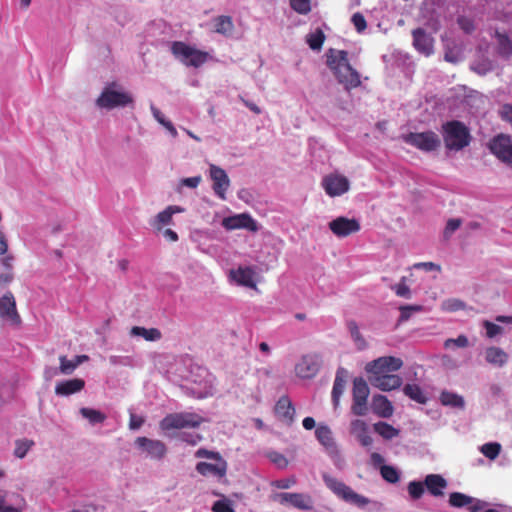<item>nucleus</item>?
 I'll use <instances>...</instances> for the list:
<instances>
[{
  "mask_svg": "<svg viewBox=\"0 0 512 512\" xmlns=\"http://www.w3.org/2000/svg\"><path fill=\"white\" fill-rule=\"evenodd\" d=\"M0 317L8 319L13 325L19 326L22 322L16 308L13 294L8 291L0 298Z\"/></svg>",
  "mask_w": 512,
  "mask_h": 512,
  "instance_id": "obj_15",
  "label": "nucleus"
},
{
  "mask_svg": "<svg viewBox=\"0 0 512 512\" xmlns=\"http://www.w3.org/2000/svg\"><path fill=\"white\" fill-rule=\"evenodd\" d=\"M85 387V381L81 378H73L61 381L55 386V394L59 396H69L80 392Z\"/></svg>",
  "mask_w": 512,
  "mask_h": 512,
  "instance_id": "obj_23",
  "label": "nucleus"
},
{
  "mask_svg": "<svg viewBox=\"0 0 512 512\" xmlns=\"http://www.w3.org/2000/svg\"><path fill=\"white\" fill-rule=\"evenodd\" d=\"M441 135L445 148L449 151H461L470 145L472 136L469 128L459 120H450L441 125Z\"/></svg>",
  "mask_w": 512,
  "mask_h": 512,
  "instance_id": "obj_3",
  "label": "nucleus"
},
{
  "mask_svg": "<svg viewBox=\"0 0 512 512\" xmlns=\"http://www.w3.org/2000/svg\"><path fill=\"white\" fill-rule=\"evenodd\" d=\"M197 458H209V459H220L222 456L218 452L209 451L207 449L201 448L198 449L195 453Z\"/></svg>",
  "mask_w": 512,
  "mask_h": 512,
  "instance_id": "obj_53",
  "label": "nucleus"
},
{
  "mask_svg": "<svg viewBox=\"0 0 512 512\" xmlns=\"http://www.w3.org/2000/svg\"><path fill=\"white\" fill-rule=\"evenodd\" d=\"M483 326L486 329V335L488 338H494L496 335L502 333L503 328L490 321H484Z\"/></svg>",
  "mask_w": 512,
  "mask_h": 512,
  "instance_id": "obj_48",
  "label": "nucleus"
},
{
  "mask_svg": "<svg viewBox=\"0 0 512 512\" xmlns=\"http://www.w3.org/2000/svg\"><path fill=\"white\" fill-rule=\"evenodd\" d=\"M351 21L358 32H363L367 27L364 16L359 12L353 14Z\"/></svg>",
  "mask_w": 512,
  "mask_h": 512,
  "instance_id": "obj_49",
  "label": "nucleus"
},
{
  "mask_svg": "<svg viewBox=\"0 0 512 512\" xmlns=\"http://www.w3.org/2000/svg\"><path fill=\"white\" fill-rule=\"evenodd\" d=\"M290 6L299 14H307L311 10L310 0H290Z\"/></svg>",
  "mask_w": 512,
  "mask_h": 512,
  "instance_id": "obj_46",
  "label": "nucleus"
},
{
  "mask_svg": "<svg viewBox=\"0 0 512 512\" xmlns=\"http://www.w3.org/2000/svg\"><path fill=\"white\" fill-rule=\"evenodd\" d=\"M130 334L132 336H141L147 341H158L161 339L162 334L157 328H144L140 326H134L131 328Z\"/></svg>",
  "mask_w": 512,
  "mask_h": 512,
  "instance_id": "obj_32",
  "label": "nucleus"
},
{
  "mask_svg": "<svg viewBox=\"0 0 512 512\" xmlns=\"http://www.w3.org/2000/svg\"><path fill=\"white\" fill-rule=\"evenodd\" d=\"M374 430L384 439L390 440L396 436H398L399 431L394 428L392 425L386 422H378L374 424Z\"/></svg>",
  "mask_w": 512,
  "mask_h": 512,
  "instance_id": "obj_36",
  "label": "nucleus"
},
{
  "mask_svg": "<svg viewBox=\"0 0 512 512\" xmlns=\"http://www.w3.org/2000/svg\"><path fill=\"white\" fill-rule=\"evenodd\" d=\"M210 178L213 181V191L221 199H226V192L230 187V179L224 169L214 164L209 168Z\"/></svg>",
  "mask_w": 512,
  "mask_h": 512,
  "instance_id": "obj_14",
  "label": "nucleus"
},
{
  "mask_svg": "<svg viewBox=\"0 0 512 512\" xmlns=\"http://www.w3.org/2000/svg\"><path fill=\"white\" fill-rule=\"evenodd\" d=\"M440 401L445 406L459 407L462 408L464 406V400L461 396L444 391L440 395Z\"/></svg>",
  "mask_w": 512,
  "mask_h": 512,
  "instance_id": "obj_37",
  "label": "nucleus"
},
{
  "mask_svg": "<svg viewBox=\"0 0 512 512\" xmlns=\"http://www.w3.org/2000/svg\"><path fill=\"white\" fill-rule=\"evenodd\" d=\"M395 293L399 297L409 298L410 297V289L409 287L403 282L399 283L394 287Z\"/></svg>",
  "mask_w": 512,
  "mask_h": 512,
  "instance_id": "obj_57",
  "label": "nucleus"
},
{
  "mask_svg": "<svg viewBox=\"0 0 512 512\" xmlns=\"http://www.w3.org/2000/svg\"><path fill=\"white\" fill-rule=\"evenodd\" d=\"M495 37L498 43V54L504 58H509L512 55V41L505 33L496 31Z\"/></svg>",
  "mask_w": 512,
  "mask_h": 512,
  "instance_id": "obj_33",
  "label": "nucleus"
},
{
  "mask_svg": "<svg viewBox=\"0 0 512 512\" xmlns=\"http://www.w3.org/2000/svg\"><path fill=\"white\" fill-rule=\"evenodd\" d=\"M427 491L434 497H442L447 488V480L440 474H428L424 479Z\"/></svg>",
  "mask_w": 512,
  "mask_h": 512,
  "instance_id": "obj_22",
  "label": "nucleus"
},
{
  "mask_svg": "<svg viewBox=\"0 0 512 512\" xmlns=\"http://www.w3.org/2000/svg\"><path fill=\"white\" fill-rule=\"evenodd\" d=\"M172 54L184 65L198 68L208 61L209 54L198 50L182 41H175L171 45Z\"/></svg>",
  "mask_w": 512,
  "mask_h": 512,
  "instance_id": "obj_6",
  "label": "nucleus"
},
{
  "mask_svg": "<svg viewBox=\"0 0 512 512\" xmlns=\"http://www.w3.org/2000/svg\"><path fill=\"white\" fill-rule=\"evenodd\" d=\"M132 103V95L123 91L120 85L116 82L108 83L96 100V104L98 107L105 108L108 110L117 107H125Z\"/></svg>",
  "mask_w": 512,
  "mask_h": 512,
  "instance_id": "obj_4",
  "label": "nucleus"
},
{
  "mask_svg": "<svg viewBox=\"0 0 512 512\" xmlns=\"http://www.w3.org/2000/svg\"><path fill=\"white\" fill-rule=\"evenodd\" d=\"M215 463L199 462L196 465V471L203 476H215L222 478L227 472V462L223 459H215Z\"/></svg>",
  "mask_w": 512,
  "mask_h": 512,
  "instance_id": "obj_19",
  "label": "nucleus"
},
{
  "mask_svg": "<svg viewBox=\"0 0 512 512\" xmlns=\"http://www.w3.org/2000/svg\"><path fill=\"white\" fill-rule=\"evenodd\" d=\"M329 229L338 238H345L360 231V222L355 218L340 216L329 222Z\"/></svg>",
  "mask_w": 512,
  "mask_h": 512,
  "instance_id": "obj_13",
  "label": "nucleus"
},
{
  "mask_svg": "<svg viewBox=\"0 0 512 512\" xmlns=\"http://www.w3.org/2000/svg\"><path fill=\"white\" fill-rule=\"evenodd\" d=\"M370 462L371 464L375 467V468H379L382 466V465H385L384 462H385V459L384 457L377 453V452H373L370 456Z\"/></svg>",
  "mask_w": 512,
  "mask_h": 512,
  "instance_id": "obj_60",
  "label": "nucleus"
},
{
  "mask_svg": "<svg viewBox=\"0 0 512 512\" xmlns=\"http://www.w3.org/2000/svg\"><path fill=\"white\" fill-rule=\"evenodd\" d=\"M486 361L494 366L502 367L508 361V354L499 347H488L485 351Z\"/></svg>",
  "mask_w": 512,
  "mask_h": 512,
  "instance_id": "obj_28",
  "label": "nucleus"
},
{
  "mask_svg": "<svg viewBox=\"0 0 512 512\" xmlns=\"http://www.w3.org/2000/svg\"><path fill=\"white\" fill-rule=\"evenodd\" d=\"M350 432L364 447L370 446L373 442L372 437L370 436L368 431V426L366 422L363 420H353L350 424Z\"/></svg>",
  "mask_w": 512,
  "mask_h": 512,
  "instance_id": "obj_24",
  "label": "nucleus"
},
{
  "mask_svg": "<svg viewBox=\"0 0 512 512\" xmlns=\"http://www.w3.org/2000/svg\"><path fill=\"white\" fill-rule=\"evenodd\" d=\"M34 441L30 439H18L15 441L14 455L17 458H24L28 451L34 446Z\"/></svg>",
  "mask_w": 512,
  "mask_h": 512,
  "instance_id": "obj_39",
  "label": "nucleus"
},
{
  "mask_svg": "<svg viewBox=\"0 0 512 512\" xmlns=\"http://www.w3.org/2000/svg\"><path fill=\"white\" fill-rule=\"evenodd\" d=\"M144 423V419L142 417H138L134 414H131L129 427L132 430L139 429Z\"/></svg>",
  "mask_w": 512,
  "mask_h": 512,
  "instance_id": "obj_62",
  "label": "nucleus"
},
{
  "mask_svg": "<svg viewBox=\"0 0 512 512\" xmlns=\"http://www.w3.org/2000/svg\"><path fill=\"white\" fill-rule=\"evenodd\" d=\"M317 440L330 452L337 451L332 431L328 426L319 425L315 430Z\"/></svg>",
  "mask_w": 512,
  "mask_h": 512,
  "instance_id": "obj_27",
  "label": "nucleus"
},
{
  "mask_svg": "<svg viewBox=\"0 0 512 512\" xmlns=\"http://www.w3.org/2000/svg\"><path fill=\"white\" fill-rule=\"evenodd\" d=\"M320 360L315 355H305L295 366L296 375L302 379L313 378L319 371Z\"/></svg>",
  "mask_w": 512,
  "mask_h": 512,
  "instance_id": "obj_17",
  "label": "nucleus"
},
{
  "mask_svg": "<svg viewBox=\"0 0 512 512\" xmlns=\"http://www.w3.org/2000/svg\"><path fill=\"white\" fill-rule=\"evenodd\" d=\"M380 474L382 478L389 483H397L400 479L397 469L390 465H382L380 467Z\"/></svg>",
  "mask_w": 512,
  "mask_h": 512,
  "instance_id": "obj_41",
  "label": "nucleus"
},
{
  "mask_svg": "<svg viewBox=\"0 0 512 512\" xmlns=\"http://www.w3.org/2000/svg\"><path fill=\"white\" fill-rule=\"evenodd\" d=\"M296 484L294 477L278 479L272 483V485L278 489H288Z\"/></svg>",
  "mask_w": 512,
  "mask_h": 512,
  "instance_id": "obj_51",
  "label": "nucleus"
},
{
  "mask_svg": "<svg viewBox=\"0 0 512 512\" xmlns=\"http://www.w3.org/2000/svg\"><path fill=\"white\" fill-rule=\"evenodd\" d=\"M321 186L330 197L342 196L350 189L348 178L339 173H330L322 178Z\"/></svg>",
  "mask_w": 512,
  "mask_h": 512,
  "instance_id": "obj_10",
  "label": "nucleus"
},
{
  "mask_svg": "<svg viewBox=\"0 0 512 512\" xmlns=\"http://www.w3.org/2000/svg\"><path fill=\"white\" fill-rule=\"evenodd\" d=\"M374 413L383 418H389L393 414V406L384 395H375L372 400Z\"/></svg>",
  "mask_w": 512,
  "mask_h": 512,
  "instance_id": "obj_26",
  "label": "nucleus"
},
{
  "mask_svg": "<svg viewBox=\"0 0 512 512\" xmlns=\"http://www.w3.org/2000/svg\"><path fill=\"white\" fill-rule=\"evenodd\" d=\"M230 276L239 285L249 287V288H255V286H256L254 279H253L254 271L250 267H239L236 270H231Z\"/></svg>",
  "mask_w": 512,
  "mask_h": 512,
  "instance_id": "obj_25",
  "label": "nucleus"
},
{
  "mask_svg": "<svg viewBox=\"0 0 512 512\" xmlns=\"http://www.w3.org/2000/svg\"><path fill=\"white\" fill-rule=\"evenodd\" d=\"M59 363V372L63 375H71L77 369L74 360L67 359L65 355L59 357Z\"/></svg>",
  "mask_w": 512,
  "mask_h": 512,
  "instance_id": "obj_44",
  "label": "nucleus"
},
{
  "mask_svg": "<svg viewBox=\"0 0 512 512\" xmlns=\"http://www.w3.org/2000/svg\"><path fill=\"white\" fill-rule=\"evenodd\" d=\"M421 308L419 306H401L400 307V312H401V315H400V320L401 321H406L409 319L410 315H411V311H419Z\"/></svg>",
  "mask_w": 512,
  "mask_h": 512,
  "instance_id": "obj_55",
  "label": "nucleus"
},
{
  "mask_svg": "<svg viewBox=\"0 0 512 512\" xmlns=\"http://www.w3.org/2000/svg\"><path fill=\"white\" fill-rule=\"evenodd\" d=\"M403 392L411 400L419 404H425L427 401V397L425 396L420 386L417 384H406L403 388Z\"/></svg>",
  "mask_w": 512,
  "mask_h": 512,
  "instance_id": "obj_34",
  "label": "nucleus"
},
{
  "mask_svg": "<svg viewBox=\"0 0 512 512\" xmlns=\"http://www.w3.org/2000/svg\"><path fill=\"white\" fill-rule=\"evenodd\" d=\"M181 439L190 445H196L199 441H201L202 437L198 434L193 435L190 433H182Z\"/></svg>",
  "mask_w": 512,
  "mask_h": 512,
  "instance_id": "obj_59",
  "label": "nucleus"
},
{
  "mask_svg": "<svg viewBox=\"0 0 512 512\" xmlns=\"http://www.w3.org/2000/svg\"><path fill=\"white\" fill-rule=\"evenodd\" d=\"M325 40L322 30L317 29L315 32L307 36V43L312 50H320Z\"/></svg>",
  "mask_w": 512,
  "mask_h": 512,
  "instance_id": "obj_40",
  "label": "nucleus"
},
{
  "mask_svg": "<svg viewBox=\"0 0 512 512\" xmlns=\"http://www.w3.org/2000/svg\"><path fill=\"white\" fill-rule=\"evenodd\" d=\"M369 387L366 381L359 377L355 378L353 381V390H352V413L357 416H364L367 413V399L369 396Z\"/></svg>",
  "mask_w": 512,
  "mask_h": 512,
  "instance_id": "obj_9",
  "label": "nucleus"
},
{
  "mask_svg": "<svg viewBox=\"0 0 512 512\" xmlns=\"http://www.w3.org/2000/svg\"><path fill=\"white\" fill-rule=\"evenodd\" d=\"M323 479L326 486L338 498L342 499L343 501L352 504L358 508H364L370 503V500L367 497L356 493L351 487L346 485L344 482L326 475L323 477Z\"/></svg>",
  "mask_w": 512,
  "mask_h": 512,
  "instance_id": "obj_5",
  "label": "nucleus"
},
{
  "mask_svg": "<svg viewBox=\"0 0 512 512\" xmlns=\"http://www.w3.org/2000/svg\"><path fill=\"white\" fill-rule=\"evenodd\" d=\"M274 410L276 416L283 423L291 425L294 422L295 408L288 396L280 397Z\"/></svg>",
  "mask_w": 512,
  "mask_h": 512,
  "instance_id": "obj_20",
  "label": "nucleus"
},
{
  "mask_svg": "<svg viewBox=\"0 0 512 512\" xmlns=\"http://www.w3.org/2000/svg\"><path fill=\"white\" fill-rule=\"evenodd\" d=\"M402 365L403 361L400 358L384 356L369 362L365 370L368 373V380L373 387L381 391H391L398 389L402 385V378L393 374Z\"/></svg>",
  "mask_w": 512,
  "mask_h": 512,
  "instance_id": "obj_1",
  "label": "nucleus"
},
{
  "mask_svg": "<svg viewBox=\"0 0 512 512\" xmlns=\"http://www.w3.org/2000/svg\"><path fill=\"white\" fill-rule=\"evenodd\" d=\"M347 372L344 368H339L336 373V377L334 380V385L332 389V399L334 405L337 406L339 404V400L341 395L344 392L345 384H346Z\"/></svg>",
  "mask_w": 512,
  "mask_h": 512,
  "instance_id": "obj_29",
  "label": "nucleus"
},
{
  "mask_svg": "<svg viewBox=\"0 0 512 512\" xmlns=\"http://www.w3.org/2000/svg\"><path fill=\"white\" fill-rule=\"evenodd\" d=\"M204 422L203 417L192 412H179L166 415L160 421V428L163 431L184 428H196Z\"/></svg>",
  "mask_w": 512,
  "mask_h": 512,
  "instance_id": "obj_7",
  "label": "nucleus"
},
{
  "mask_svg": "<svg viewBox=\"0 0 512 512\" xmlns=\"http://www.w3.org/2000/svg\"><path fill=\"white\" fill-rule=\"evenodd\" d=\"M446 348H449L451 345L457 346L459 348H465L469 345L468 338L465 335H459L457 338L447 339L444 343Z\"/></svg>",
  "mask_w": 512,
  "mask_h": 512,
  "instance_id": "obj_47",
  "label": "nucleus"
},
{
  "mask_svg": "<svg viewBox=\"0 0 512 512\" xmlns=\"http://www.w3.org/2000/svg\"><path fill=\"white\" fill-rule=\"evenodd\" d=\"M473 503V498L470 496H467L460 492H453L449 496V504L452 507H464L471 505Z\"/></svg>",
  "mask_w": 512,
  "mask_h": 512,
  "instance_id": "obj_38",
  "label": "nucleus"
},
{
  "mask_svg": "<svg viewBox=\"0 0 512 512\" xmlns=\"http://www.w3.org/2000/svg\"><path fill=\"white\" fill-rule=\"evenodd\" d=\"M403 141L416 149L430 153L438 150L441 146V139L432 130L424 132H410L402 136Z\"/></svg>",
  "mask_w": 512,
  "mask_h": 512,
  "instance_id": "obj_8",
  "label": "nucleus"
},
{
  "mask_svg": "<svg viewBox=\"0 0 512 512\" xmlns=\"http://www.w3.org/2000/svg\"><path fill=\"white\" fill-rule=\"evenodd\" d=\"M489 149L500 161L512 167V137L506 134L495 136L489 143Z\"/></svg>",
  "mask_w": 512,
  "mask_h": 512,
  "instance_id": "obj_11",
  "label": "nucleus"
},
{
  "mask_svg": "<svg viewBox=\"0 0 512 512\" xmlns=\"http://www.w3.org/2000/svg\"><path fill=\"white\" fill-rule=\"evenodd\" d=\"M413 45L417 51L429 56L433 53V38L422 28H417L412 32Z\"/></svg>",
  "mask_w": 512,
  "mask_h": 512,
  "instance_id": "obj_21",
  "label": "nucleus"
},
{
  "mask_svg": "<svg viewBox=\"0 0 512 512\" xmlns=\"http://www.w3.org/2000/svg\"><path fill=\"white\" fill-rule=\"evenodd\" d=\"M200 182L201 176L188 177L182 180V184L189 188H196L200 184Z\"/></svg>",
  "mask_w": 512,
  "mask_h": 512,
  "instance_id": "obj_61",
  "label": "nucleus"
},
{
  "mask_svg": "<svg viewBox=\"0 0 512 512\" xmlns=\"http://www.w3.org/2000/svg\"><path fill=\"white\" fill-rule=\"evenodd\" d=\"M445 309L448 311H457L464 308V303L457 299H451L444 303Z\"/></svg>",
  "mask_w": 512,
  "mask_h": 512,
  "instance_id": "obj_54",
  "label": "nucleus"
},
{
  "mask_svg": "<svg viewBox=\"0 0 512 512\" xmlns=\"http://www.w3.org/2000/svg\"><path fill=\"white\" fill-rule=\"evenodd\" d=\"M444 59L447 62L456 64L459 61V57L456 53H454L452 50L446 51L444 55Z\"/></svg>",
  "mask_w": 512,
  "mask_h": 512,
  "instance_id": "obj_64",
  "label": "nucleus"
},
{
  "mask_svg": "<svg viewBox=\"0 0 512 512\" xmlns=\"http://www.w3.org/2000/svg\"><path fill=\"white\" fill-rule=\"evenodd\" d=\"M0 512H20L19 509L6 505V493L0 491Z\"/></svg>",
  "mask_w": 512,
  "mask_h": 512,
  "instance_id": "obj_56",
  "label": "nucleus"
},
{
  "mask_svg": "<svg viewBox=\"0 0 512 512\" xmlns=\"http://www.w3.org/2000/svg\"><path fill=\"white\" fill-rule=\"evenodd\" d=\"M79 412L92 425L103 423L107 418L104 413L92 408L83 407Z\"/></svg>",
  "mask_w": 512,
  "mask_h": 512,
  "instance_id": "obj_35",
  "label": "nucleus"
},
{
  "mask_svg": "<svg viewBox=\"0 0 512 512\" xmlns=\"http://www.w3.org/2000/svg\"><path fill=\"white\" fill-rule=\"evenodd\" d=\"M501 451V445L497 442L485 443L481 447V452L490 460L497 458Z\"/></svg>",
  "mask_w": 512,
  "mask_h": 512,
  "instance_id": "obj_43",
  "label": "nucleus"
},
{
  "mask_svg": "<svg viewBox=\"0 0 512 512\" xmlns=\"http://www.w3.org/2000/svg\"><path fill=\"white\" fill-rule=\"evenodd\" d=\"M136 447L154 460H162L167 454V447L164 442L157 439L147 437H137L135 440Z\"/></svg>",
  "mask_w": 512,
  "mask_h": 512,
  "instance_id": "obj_12",
  "label": "nucleus"
},
{
  "mask_svg": "<svg viewBox=\"0 0 512 512\" xmlns=\"http://www.w3.org/2000/svg\"><path fill=\"white\" fill-rule=\"evenodd\" d=\"M222 225L228 230L245 228L253 232L257 231L256 221L245 213L224 218Z\"/></svg>",
  "mask_w": 512,
  "mask_h": 512,
  "instance_id": "obj_18",
  "label": "nucleus"
},
{
  "mask_svg": "<svg viewBox=\"0 0 512 512\" xmlns=\"http://www.w3.org/2000/svg\"><path fill=\"white\" fill-rule=\"evenodd\" d=\"M424 487H425V484L424 482H420V481H411L409 484H408V493L409 495L411 496L412 499L414 500H417L419 498L422 497V495L424 494Z\"/></svg>",
  "mask_w": 512,
  "mask_h": 512,
  "instance_id": "obj_45",
  "label": "nucleus"
},
{
  "mask_svg": "<svg viewBox=\"0 0 512 512\" xmlns=\"http://www.w3.org/2000/svg\"><path fill=\"white\" fill-rule=\"evenodd\" d=\"M327 65L345 90L350 91L361 85L360 74L350 65L347 51L330 49L327 53Z\"/></svg>",
  "mask_w": 512,
  "mask_h": 512,
  "instance_id": "obj_2",
  "label": "nucleus"
},
{
  "mask_svg": "<svg viewBox=\"0 0 512 512\" xmlns=\"http://www.w3.org/2000/svg\"><path fill=\"white\" fill-rule=\"evenodd\" d=\"M182 211L183 209L179 206H168L165 210L157 214L153 222V226L157 230H161L163 226L171 223L173 214L180 213Z\"/></svg>",
  "mask_w": 512,
  "mask_h": 512,
  "instance_id": "obj_30",
  "label": "nucleus"
},
{
  "mask_svg": "<svg viewBox=\"0 0 512 512\" xmlns=\"http://www.w3.org/2000/svg\"><path fill=\"white\" fill-rule=\"evenodd\" d=\"M276 500L282 505L289 504L300 510H311L313 508L311 497L302 493H279L276 495Z\"/></svg>",
  "mask_w": 512,
  "mask_h": 512,
  "instance_id": "obj_16",
  "label": "nucleus"
},
{
  "mask_svg": "<svg viewBox=\"0 0 512 512\" xmlns=\"http://www.w3.org/2000/svg\"><path fill=\"white\" fill-rule=\"evenodd\" d=\"M214 31L224 36H231L234 31L233 20L230 16L221 15L214 19Z\"/></svg>",
  "mask_w": 512,
  "mask_h": 512,
  "instance_id": "obj_31",
  "label": "nucleus"
},
{
  "mask_svg": "<svg viewBox=\"0 0 512 512\" xmlns=\"http://www.w3.org/2000/svg\"><path fill=\"white\" fill-rule=\"evenodd\" d=\"M347 326L357 347L359 349H364L366 347V342L359 331L357 323L351 320L347 323Z\"/></svg>",
  "mask_w": 512,
  "mask_h": 512,
  "instance_id": "obj_42",
  "label": "nucleus"
},
{
  "mask_svg": "<svg viewBox=\"0 0 512 512\" xmlns=\"http://www.w3.org/2000/svg\"><path fill=\"white\" fill-rule=\"evenodd\" d=\"M213 512H235L230 503L226 500H218L212 506Z\"/></svg>",
  "mask_w": 512,
  "mask_h": 512,
  "instance_id": "obj_50",
  "label": "nucleus"
},
{
  "mask_svg": "<svg viewBox=\"0 0 512 512\" xmlns=\"http://www.w3.org/2000/svg\"><path fill=\"white\" fill-rule=\"evenodd\" d=\"M472 69L480 75L486 74L488 71L492 69V65L489 61H485L483 63H479L472 66Z\"/></svg>",
  "mask_w": 512,
  "mask_h": 512,
  "instance_id": "obj_58",
  "label": "nucleus"
},
{
  "mask_svg": "<svg viewBox=\"0 0 512 512\" xmlns=\"http://www.w3.org/2000/svg\"><path fill=\"white\" fill-rule=\"evenodd\" d=\"M458 23L460 27L467 33L471 32L474 29L472 22L464 17H460L458 19Z\"/></svg>",
  "mask_w": 512,
  "mask_h": 512,
  "instance_id": "obj_63",
  "label": "nucleus"
},
{
  "mask_svg": "<svg viewBox=\"0 0 512 512\" xmlns=\"http://www.w3.org/2000/svg\"><path fill=\"white\" fill-rule=\"evenodd\" d=\"M461 225V220L460 219H449L447 221V224H446V227H445V230H444V235L446 237L450 236L451 234H453Z\"/></svg>",
  "mask_w": 512,
  "mask_h": 512,
  "instance_id": "obj_52",
  "label": "nucleus"
}]
</instances>
